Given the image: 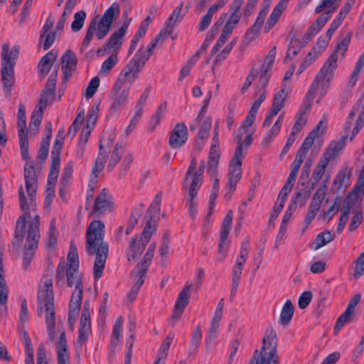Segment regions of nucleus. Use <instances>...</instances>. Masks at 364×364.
<instances>
[{"label":"nucleus","instance_id":"obj_5","mask_svg":"<svg viewBox=\"0 0 364 364\" xmlns=\"http://www.w3.org/2000/svg\"><path fill=\"white\" fill-rule=\"evenodd\" d=\"M119 13V5L114 2L104 13L99 21L92 20L87 30L82 46L87 48L95 36L97 39L104 38L108 33L114 16Z\"/></svg>","mask_w":364,"mask_h":364},{"label":"nucleus","instance_id":"obj_60","mask_svg":"<svg viewBox=\"0 0 364 364\" xmlns=\"http://www.w3.org/2000/svg\"><path fill=\"white\" fill-rule=\"evenodd\" d=\"M317 57L314 53L309 51L306 56L304 58L301 63L300 64L296 74L298 75H301L308 67L314 64L316 60L318 59Z\"/></svg>","mask_w":364,"mask_h":364},{"label":"nucleus","instance_id":"obj_26","mask_svg":"<svg viewBox=\"0 0 364 364\" xmlns=\"http://www.w3.org/2000/svg\"><path fill=\"white\" fill-rule=\"evenodd\" d=\"M276 53V48L274 47L269 51L261 67L259 82L263 86L267 84L271 75L270 71L274 63Z\"/></svg>","mask_w":364,"mask_h":364},{"label":"nucleus","instance_id":"obj_46","mask_svg":"<svg viewBox=\"0 0 364 364\" xmlns=\"http://www.w3.org/2000/svg\"><path fill=\"white\" fill-rule=\"evenodd\" d=\"M60 166V156H53L48 178V185L54 186L57 182Z\"/></svg>","mask_w":364,"mask_h":364},{"label":"nucleus","instance_id":"obj_61","mask_svg":"<svg viewBox=\"0 0 364 364\" xmlns=\"http://www.w3.org/2000/svg\"><path fill=\"white\" fill-rule=\"evenodd\" d=\"M86 14L84 11H80L75 14L74 20L71 24V28L73 31H80L85 23Z\"/></svg>","mask_w":364,"mask_h":364},{"label":"nucleus","instance_id":"obj_10","mask_svg":"<svg viewBox=\"0 0 364 364\" xmlns=\"http://www.w3.org/2000/svg\"><path fill=\"white\" fill-rule=\"evenodd\" d=\"M130 97L129 86L114 82L111 90V104L109 107L107 117L108 118H117L121 114L122 108L128 103Z\"/></svg>","mask_w":364,"mask_h":364},{"label":"nucleus","instance_id":"obj_11","mask_svg":"<svg viewBox=\"0 0 364 364\" xmlns=\"http://www.w3.org/2000/svg\"><path fill=\"white\" fill-rule=\"evenodd\" d=\"M243 154L240 151V147L235 149L234 155L229 164L228 182L225 186L227 193L225 197L230 198L231 194L235 191L237 184L242 178V162Z\"/></svg>","mask_w":364,"mask_h":364},{"label":"nucleus","instance_id":"obj_53","mask_svg":"<svg viewBox=\"0 0 364 364\" xmlns=\"http://www.w3.org/2000/svg\"><path fill=\"white\" fill-rule=\"evenodd\" d=\"M342 0H321L320 4L316 7L315 12L316 14L321 13L324 9H328L327 11H331V14L337 9L340 2Z\"/></svg>","mask_w":364,"mask_h":364},{"label":"nucleus","instance_id":"obj_36","mask_svg":"<svg viewBox=\"0 0 364 364\" xmlns=\"http://www.w3.org/2000/svg\"><path fill=\"white\" fill-rule=\"evenodd\" d=\"M58 364H70L67 341L64 332L60 333L57 345Z\"/></svg>","mask_w":364,"mask_h":364},{"label":"nucleus","instance_id":"obj_62","mask_svg":"<svg viewBox=\"0 0 364 364\" xmlns=\"http://www.w3.org/2000/svg\"><path fill=\"white\" fill-rule=\"evenodd\" d=\"M30 315L28 309L27 301L23 299L21 302V308L18 316L19 326L23 327L24 325L28 321Z\"/></svg>","mask_w":364,"mask_h":364},{"label":"nucleus","instance_id":"obj_47","mask_svg":"<svg viewBox=\"0 0 364 364\" xmlns=\"http://www.w3.org/2000/svg\"><path fill=\"white\" fill-rule=\"evenodd\" d=\"M307 122V109H300L295 116V122L291 132L298 135Z\"/></svg>","mask_w":364,"mask_h":364},{"label":"nucleus","instance_id":"obj_52","mask_svg":"<svg viewBox=\"0 0 364 364\" xmlns=\"http://www.w3.org/2000/svg\"><path fill=\"white\" fill-rule=\"evenodd\" d=\"M166 108V103L161 104L157 107L156 110L153 114L149 121V126L150 129H154L159 124L161 119L164 116Z\"/></svg>","mask_w":364,"mask_h":364},{"label":"nucleus","instance_id":"obj_2","mask_svg":"<svg viewBox=\"0 0 364 364\" xmlns=\"http://www.w3.org/2000/svg\"><path fill=\"white\" fill-rule=\"evenodd\" d=\"M79 258L77 250L70 245L68 255V263L61 261L58 267L56 277L58 281L67 279L69 287H75L70 302L69 321L74 322L82 303L83 286L81 277L78 274Z\"/></svg>","mask_w":364,"mask_h":364},{"label":"nucleus","instance_id":"obj_48","mask_svg":"<svg viewBox=\"0 0 364 364\" xmlns=\"http://www.w3.org/2000/svg\"><path fill=\"white\" fill-rule=\"evenodd\" d=\"M118 60L117 53H112L109 57L102 62L100 70V75L107 76L111 72L112 69L117 64Z\"/></svg>","mask_w":364,"mask_h":364},{"label":"nucleus","instance_id":"obj_20","mask_svg":"<svg viewBox=\"0 0 364 364\" xmlns=\"http://www.w3.org/2000/svg\"><path fill=\"white\" fill-rule=\"evenodd\" d=\"M188 139V129L184 123H178L171 131L168 143L173 149L181 147Z\"/></svg>","mask_w":364,"mask_h":364},{"label":"nucleus","instance_id":"obj_22","mask_svg":"<svg viewBox=\"0 0 364 364\" xmlns=\"http://www.w3.org/2000/svg\"><path fill=\"white\" fill-rule=\"evenodd\" d=\"M288 3L279 0L272 9L271 14L263 24V31L265 33H269L278 23L283 12L286 10Z\"/></svg>","mask_w":364,"mask_h":364},{"label":"nucleus","instance_id":"obj_56","mask_svg":"<svg viewBox=\"0 0 364 364\" xmlns=\"http://www.w3.org/2000/svg\"><path fill=\"white\" fill-rule=\"evenodd\" d=\"M313 144L314 142L311 137H306L299 149L295 158L304 161Z\"/></svg>","mask_w":364,"mask_h":364},{"label":"nucleus","instance_id":"obj_37","mask_svg":"<svg viewBox=\"0 0 364 364\" xmlns=\"http://www.w3.org/2000/svg\"><path fill=\"white\" fill-rule=\"evenodd\" d=\"M57 56V51L52 50L42 58L38 64V71L41 75L45 76L48 74Z\"/></svg>","mask_w":364,"mask_h":364},{"label":"nucleus","instance_id":"obj_18","mask_svg":"<svg viewBox=\"0 0 364 364\" xmlns=\"http://www.w3.org/2000/svg\"><path fill=\"white\" fill-rule=\"evenodd\" d=\"M346 136H343L338 140L331 141L327 145L319 159L328 165L336 160L346 146Z\"/></svg>","mask_w":364,"mask_h":364},{"label":"nucleus","instance_id":"obj_15","mask_svg":"<svg viewBox=\"0 0 364 364\" xmlns=\"http://www.w3.org/2000/svg\"><path fill=\"white\" fill-rule=\"evenodd\" d=\"M91 312L92 309L90 302L87 301H85L81 314L77 340V344L80 348L87 343L89 337L92 333Z\"/></svg>","mask_w":364,"mask_h":364},{"label":"nucleus","instance_id":"obj_7","mask_svg":"<svg viewBox=\"0 0 364 364\" xmlns=\"http://www.w3.org/2000/svg\"><path fill=\"white\" fill-rule=\"evenodd\" d=\"M204 163L202 162L201 166L197 168V161L193 159L189 167L188 168L186 176L183 181V187L188 191V199L187 204L188 205L189 213L191 217H195L197 213V203L194 200L198 191L201 186V181L203 177Z\"/></svg>","mask_w":364,"mask_h":364},{"label":"nucleus","instance_id":"obj_41","mask_svg":"<svg viewBox=\"0 0 364 364\" xmlns=\"http://www.w3.org/2000/svg\"><path fill=\"white\" fill-rule=\"evenodd\" d=\"M173 338V333H169L167 336V337L165 338L164 342L161 343L160 348H159L157 356L154 364H164L165 360L166 359L168 351L170 348V346L172 343Z\"/></svg>","mask_w":364,"mask_h":364},{"label":"nucleus","instance_id":"obj_39","mask_svg":"<svg viewBox=\"0 0 364 364\" xmlns=\"http://www.w3.org/2000/svg\"><path fill=\"white\" fill-rule=\"evenodd\" d=\"M328 164H326L321 160H318L317 164L313 170L311 178L314 181L315 183H318L323 177H325V180L323 181L324 185L326 186V184L330 181V175L326 174V168Z\"/></svg>","mask_w":364,"mask_h":364},{"label":"nucleus","instance_id":"obj_1","mask_svg":"<svg viewBox=\"0 0 364 364\" xmlns=\"http://www.w3.org/2000/svg\"><path fill=\"white\" fill-rule=\"evenodd\" d=\"M37 188L36 174L32 167H26L25 187L18 188L20 207L25 213L16 221L15 240L21 242L26 234V245L23 250V267L27 269L35 254L40 238V219L36 210L35 202Z\"/></svg>","mask_w":364,"mask_h":364},{"label":"nucleus","instance_id":"obj_42","mask_svg":"<svg viewBox=\"0 0 364 364\" xmlns=\"http://www.w3.org/2000/svg\"><path fill=\"white\" fill-rule=\"evenodd\" d=\"M331 17V11H326L321 14L309 27L308 35L313 36L318 33L324 25L329 21Z\"/></svg>","mask_w":364,"mask_h":364},{"label":"nucleus","instance_id":"obj_58","mask_svg":"<svg viewBox=\"0 0 364 364\" xmlns=\"http://www.w3.org/2000/svg\"><path fill=\"white\" fill-rule=\"evenodd\" d=\"M363 194L361 193H358L355 191V190H352L346 197V209H348L350 210V208L355 205L358 203H360L362 200Z\"/></svg>","mask_w":364,"mask_h":364},{"label":"nucleus","instance_id":"obj_49","mask_svg":"<svg viewBox=\"0 0 364 364\" xmlns=\"http://www.w3.org/2000/svg\"><path fill=\"white\" fill-rule=\"evenodd\" d=\"M330 41L331 38L325 35L320 36L310 51L314 53L317 57H319L327 49Z\"/></svg>","mask_w":364,"mask_h":364},{"label":"nucleus","instance_id":"obj_28","mask_svg":"<svg viewBox=\"0 0 364 364\" xmlns=\"http://www.w3.org/2000/svg\"><path fill=\"white\" fill-rule=\"evenodd\" d=\"M46 103L45 100H40L39 103L34 109L31 119L29 124V133L30 134L36 135L38 133V127L42 122L43 113L46 107Z\"/></svg>","mask_w":364,"mask_h":364},{"label":"nucleus","instance_id":"obj_57","mask_svg":"<svg viewBox=\"0 0 364 364\" xmlns=\"http://www.w3.org/2000/svg\"><path fill=\"white\" fill-rule=\"evenodd\" d=\"M143 113V108L141 106H136L135 108L134 114L130 120L129 125L127 126L125 133L127 135L130 134L133 130L136 128L141 115Z\"/></svg>","mask_w":364,"mask_h":364},{"label":"nucleus","instance_id":"obj_59","mask_svg":"<svg viewBox=\"0 0 364 364\" xmlns=\"http://www.w3.org/2000/svg\"><path fill=\"white\" fill-rule=\"evenodd\" d=\"M256 116L252 115V114L247 113L245 119L242 121L240 129L237 131V133H248V132H255L254 130L251 129L255 121Z\"/></svg>","mask_w":364,"mask_h":364},{"label":"nucleus","instance_id":"obj_8","mask_svg":"<svg viewBox=\"0 0 364 364\" xmlns=\"http://www.w3.org/2000/svg\"><path fill=\"white\" fill-rule=\"evenodd\" d=\"M18 51L16 46L10 48L6 44L2 46L1 75L4 90L6 92H10L14 82V66L18 55Z\"/></svg>","mask_w":364,"mask_h":364},{"label":"nucleus","instance_id":"obj_50","mask_svg":"<svg viewBox=\"0 0 364 364\" xmlns=\"http://www.w3.org/2000/svg\"><path fill=\"white\" fill-rule=\"evenodd\" d=\"M149 58V51H145V48L141 47L129 61L136 65L138 67L143 68Z\"/></svg>","mask_w":364,"mask_h":364},{"label":"nucleus","instance_id":"obj_44","mask_svg":"<svg viewBox=\"0 0 364 364\" xmlns=\"http://www.w3.org/2000/svg\"><path fill=\"white\" fill-rule=\"evenodd\" d=\"M181 8L182 4H181L179 6H176L173 10L171 14L165 23L164 31H162L160 33H163L164 32L166 33H171L176 23L181 18Z\"/></svg>","mask_w":364,"mask_h":364},{"label":"nucleus","instance_id":"obj_6","mask_svg":"<svg viewBox=\"0 0 364 364\" xmlns=\"http://www.w3.org/2000/svg\"><path fill=\"white\" fill-rule=\"evenodd\" d=\"M53 299L54 295L52 278L48 276L43 277L38 287V301L39 306L46 310V322L50 336H53L55 326Z\"/></svg>","mask_w":364,"mask_h":364},{"label":"nucleus","instance_id":"obj_55","mask_svg":"<svg viewBox=\"0 0 364 364\" xmlns=\"http://www.w3.org/2000/svg\"><path fill=\"white\" fill-rule=\"evenodd\" d=\"M254 132L237 133V146L236 149L240 147V151L243 154V147H248L252 141V135Z\"/></svg>","mask_w":364,"mask_h":364},{"label":"nucleus","instance_id":"obj_24","mask_svg":"<svg viewBox=\"0 0 364 364\" xmlns=\"http://www.w3.org/2000/svg\"><path fill=\"white\" fill-rule=\"evenodd\" d=\"M355 118V124L352 130L350 140H353L360 129L364 126V106L359 105L353 107L349 114L348 122L346 124V129H350L351 122Z\"/></svg>","mask_w":364,"mask_h":364},{"label":"nucleus","instance_id":"obj_14","mask_svg":"<svg viewBox=\"0 0 364 364\" xmlns=\"http://www.w3.org/2000/svg\"><path fill=\"white\" fill-rule=\"evenodd\" d=\"M290 92L291 87H286V85H284V86H281L280 90L274 94L271 107L262 124V128H269V127L272 125L274 118L284 108L285 101Z\"/></svg>","mask_w":364,"mask_h":364},{"label":"nucleus","instance_id":"obj_19","mask_svg":"<svg viewBox=\"0 0 364 364\" xmlns=\"http://www.w3.org/2000/svg\"><path fill=\"white\" fill-rule=\"evenodd\" d=\"M141 70L142 68L129 61L119 73L116 82L130 87L139 78Z\"/></svg>","mask_w":364,"mask_h":364},{"label":"nucleus","instance_id":"obj_43","mask_svg":"<svg viewBox=\"0 0 364 364\" xmlns=\"http://www.w3.org/2000/svg\"><path fill=\"white\" fill-rule=\"evenodd\" d=\"M294 312V307L292 302L287 299L281 310L279 316V323L282 326H286L290 323Z\"/></svg>","mask_w":364,"mask_h":364},{"label":"nucleus","instance_id":"obj_23","mask_svg":"<svg viewBox=\"0 0 364 364\" xmlns=\"http://www.w3.org/2000/svg\"><path fill=\"white\" fill-rule=\"evenodd\" d=\"M61 70L63 73V79L67 81L75 73L77 66V58L70 50H67L61 56Z\"/></svg>","mask_w":364,"mask_h":364},{"label":"nucleus","instance_id":"obj_31","mask_svg":"<svg viewBox=\"0 0 364 364\" xmlns=\"http://www.w3.org/2000/svg\"><path fill=\"white\" fill-rule=\"evenodd\" d=\"M233 214L229 211L223 219L220 230V240L218 245V252L221 255H224L225 250L223 247L226 245V241L231 229Z\"/></svg>","mask_w":364,"mask_h":364},{"label":"nucleus","instance_id":"obj_29","mask_svg":"<svg viewBox=\"0 0 364 364\" xmlns=\"http://www.w3.org/2000/svg\"><path fill=\"white\" fill-rule=\"evenodd\" d=\"M220 158V149L219 141H217V136L213 137L212 144L210 146L208 162V172L213 173V175L217 171L218 165Z\"/></svg>","mask_w":364,"mask_h":364},{"label":"nucleus","instance_id":"obj_12","mask_svg":"<svg viewBox=\"0 0 364 364\" xmlns=\"http://www.w3.org/2000/svg\"><path fill=\"white\" fill-rule=\"evenodd\" d=\"M17 127L18 129V138L21 147V156L23 159H26V164L24 168V174L26 173V167H33L32 162L28 161V141L27 139V134L26 132V108L23 104H19L18 110L17 114ZM35 171V170H33ZM36 173V171H34Z\"/></svg>","mask_w":364,"mask_h":364},{"label":"nucleus","instance_id":"obj_33","mask_svg":"<svg viewBox=\"0 0 364 364\" xmlns=\"http://www.w3.org/2000/svg\"><path fill=\"white\" fill-rule=\"evenodd\" d=\"M352 169L348 166H343L336 174L333 184L338 190H345L350 184Z\"/></svg>","mask_w":364,"mask_h":364},{"label":"nucleus","instance_id":"obj_17","mask_svg":"<svg viewBox=\"0 0 364 364\" xmlns=\"http://www.w3.org/2000/svg\"><path fill=\"white\" fill-rule=\"evenodd\" d=\"M132 21V18H127L122 26L115 31L109 37L108 42L105 45L103 48H100L97 53L101 51H107V53H117L123 43L124 35Z\"/></svg>","mask_w":364,"mask_h":364},{"label":"nucleus","instance_id":"obj_35","mask_svg":"<svg viewBox=\"0 0 364 364\" xmlns=\"http://www.w3.org/2000/svg\"><path fill=\"white\" fill-rule=\"evenodd\" d=\"M146 244L142 242L136 237H134L130 240L129 247L127 250V257L129 261L135 259L140 256Z\"/></svg>","mask_w":364,"mask_h":364},{"label":"nucleus","instance_id":"obj_45","mask_svg":"<svg viewBox=\"0 0 364 364\" xmlns=\"http://www.w3.org/2000/svg\"><path fill=\"white\" fill-rule=\"evenodd\" d=\"M8 289L4 276V269L1 259H0V310H6V304L8 299Z\"/></svg>","mask_w":364,"mask_h":364},{"label":"nucleus","instance_id":"obj_21","mask_svg":"<svg viewBox=\"0 0 364 364\" xmlns=\"http://www.w3.org/2000/svg\"><path fill=\"white\" fill-rule=\"evenodd\" d=\"M284 120V114L282 113L278 116L272 126L269 127V129L264 133L261 140V146L263 148L265 149L269 147L279 135L282 129Z\"/></svg>","mask_w":364,"mask_h":364},{"label":"nucleus","instance_id":"obj_64","mask_svg":"<svg viewBox=\"0 0 364 364\" xmlns=\"http://www.w3.org/2000/svg\"><path fill=\"white\" fill-rule=\"evenodd\" d=\"M100 85V78L96 76L91 79L90 81L85 92V96L87 99H90L93 97V95L97 92L98 87Z\"/></svg>","mask_w":364,"mask_h":364},{"label":"nucleus","instance_id":"obj_32","mask_svg":"<svg viewBox=\"0 0 364 364\" xmlns=\"http://www.w3.org/2000/svg\"><path fill=\"white\" fill-rule=\"evenodd\" d=\"M191 287V284H186L178 294L175 304L173 317L177 318L180 316L183 312L186 306L188 305L190 298Z\"/></svg>","mask_w":364,"mask_h":364},{"label":"nucleus","instance_id":"obj_25","mask_svg":"<svg viewBox=\"0 0 364 364\" xmlns=\"http://www.w3.org/2000/svg\"><path fill=\"white\" fill-rule=\"evenodd\" d=\"M114 209V203L112 197L108 194L107 189L104 188L95 199L93 210L97 213L110 212Z\"/></svg>","mask_w":364,"mask_h":364},{"label":"nucleus","instance_id":"obj_38","mask_svg":"<svg viewBox=\"0 0 364 364\" xmlns=\"http://www.w3.org/2000/svg\"><path fill=\"white\" fill-rule=\"evenodd\" d=\"M57 70H55L49 77L47 84L44 90L43 91L41 99L44 100L46 103L47 104L48 101L53 100L54 98V92L55 90V84L57 80Z\"/></svg>","mask_w":364,"mask_h":364},{"label":"nucleus","instance_id":"obj_40","mask_svg":"<svg viewBox=\"0 0 364 364\" xmlns=\"http://www.w3.org/2000/svg\"><path fill=\"white\" fill-rule=\"evenodd\" d=\"M173 338V333H169L167 336V337L165 338L164 342L161 343L160 348H159L157 356L154 364H164L165 360L166 359L168 351L170 348V346L172 343Z\"/></svg>","mask_w":364,"mask_h":364},{"label":"nucleus","instance_id":"obj_63","mask_svg":"<svg viewBox=\"0 0 364 364\" xmlns=\"http://www.w3.org/2000/svg\"><path fill=\"white\" fill-rule=\"evenodd\" d=\"M156 230V223L154 221H149L146 223L144 231L141 234V236L139 240L144 242L145 244H147L151 235Z\"/></svg>","mask_w":364,"mask_h":364},{"label":"nucleus","instance_id":"obj_51","mask_svg":"<svg viewBox=\"0 0 364 364\" xmlns=\"http://www.w3.org/2000/svg\"><path fill=\"white\" fill-rule=\"evenodd\" d=\"M326 194V186H323V187L319 188L316 193H314L313 198L311 200V204L309 205V208L315 210L316 211H318L321 205L324 200V198Z\"/></svg>","mask_w":364,"mask_h":364},{"label":"nucleus","instance_id":"obj_4","mask_svg":"<svg viewBox=\"0 0 364 364\" xmlns=\"http://www.w3.org/2000/svg\"><path fill=\"white\" fill-rule=\"evenodd\" d=\"M333 58V56H328L327 58L316 74L307 92L308 97L311 99L317 97V103L326 95L330 87L331 82L335 77L338 64L337 62H335Z\"/></svg>","mask_w":364,"mask_h":364},{"label":"nucleus","instance_id":"obj_30","mask_svg":"<svg viewBox=\"0 0 364 364\" xmlns=\"http://www.w3.org/2000/svg\"><path fill=\"white\" fill-rule=\"evenodd\" d=\"M269 10V4H267L260 10L254 25L247 31L245 34L246 38H247L250 41H252L257 36L259 29L262 27L264 23Z\"/></svg>","mask_w":364,"mask_h":364},{"label":"nucleus","instance_id":"obj_9","mask_svg":"<svg viewBox=\"0 0 364 364\" xmlns=\"http://www.w3.org/2000/svg\"><path fill=\"white\" fill-rule=\"evenodd\" d=\"M277 340L275 332L267 329L262 340V346L259 354H256L250 360V364H277L276 360Z\"/></svg>","mask_w":364,"mask_h":364},{"label":"nucleus","instance_id":"obj_3","mask_svg":"<svg viewBox=\"0 0 364 364\" xmlns=\"http://www.w3.org/2000/svg\"><path fill=\"white\" fill-rule=\"evenodd\" d=\"M105 224L99 220L89 225L86 233V251L89 255H95L93 277L95 279L102 277L108 254V245L103 241Z\"/></svg>","mask_w":364,"mask_h":364},{"label":"nucleus","instance_id":"obj_16","mask_svg":"<svg viewBox=\"0 0 364 364\" xmlns=\"http://www.w3.org/2000/svg\"><path fill=\"white\" fill-rule=\"evenodd\" d=\"M107 139L105 137L100 141V153L98 156L95 160V165L92 168V174L90 182L88 185V189L87 191V200L90 198H92L93 197V191L95 187L97 186L96 178L97 177L99 173L103 169L105 166V163L106 161V152L103 151V147L107 144Z\"/></svg>","mask_w":364,"mask_h":364},{"label":"nucleus","instance_id":"obj_13","mask_svg":"<svg viewBox=\"0 0 364 364\" xmlns=\"http://www.w3.org/2000/svg\"><path fill=\"white\" fill-rule=\"evenodd\" d=\"M155 249L156 244H151L145 255L144 256L143 261L138 264L135 269L133 270L132 273V279L134 282V284L132 288L130 295L132 294H136L141 286L143 284L147 268L154 256Z\"/></svg>","mask_w":364,"mask_h":364},{"label":"nucleus","instance_id":"obj_54","mask_svg":"<svg viewBox=\"0 0 364 364\" xmlns=\"http://www.w3.org/2000/svg\"><path fill=\"white\" fill-rule=\"evenodd\" d=\"M334 238V234L330 231H324L319 233L315 240V250L323 247Z\"/></svg>","mask_w":364,"mask_h":364},{"label":"nucleus","instance_id":"obj_27","mask_svg":"<svg viewBox=\"0 0 364 364\" xmlns=\"http://www.w3.org/2000/svg\"><path fill=\"white\" fill-rule=\"evenodd\" d=\"M223 306L224 301L222 299L218 304L214 315L210 321L208 333L205 338L207 343L212 342L219 331L220 321L223 316Z\"/></svg>","mask_w":364,"mask_h":364},{"label":"nucleus","instance_id":"obj_34","mask_svg":"<svg viewBox=\"0 0 364 364\" xmlns=\"http://www.w3.org/2000/svg\"><path fill=\"white\" fill-rule=\"evenodd\" d=\"M352 38V33L348 32L344 37H343L336 44L335 50L329 56H333L335 62L338 63V60H342L348 50L349 44Z\"/></svg>","mask_w":364,"mask_h":364}]
</instances>
